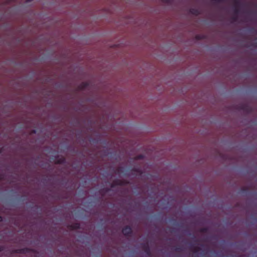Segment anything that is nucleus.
Wrapping results in <instances>:
<instances>
[{
    "mask_svg": "<svg viewBox=\"0 0 257 257\" xmlns=\"http://www.w3.org/2000/svg\"><path fill=\"white\" fill-rule=\"evenodd\" d=\"M208 230V228L206 227H202L199 229V231L201 233H205L207 232Z\"/></svg>",
    "mask_w": 257,
    "mask_h": 257,
    "instance_id": "obj_9",
    "label": "nucleus"
},
{
    "mask_svg": "<svg viewBox=\"0 0 257 257\" xmlns=\"http://www.w3.org/2000/svg\"><path fill=\"white\" fill-rule=\"evenodd\" d=\"M144 158V155H138L137 156H136V157L135 158V159L136 160H140V159H142Z\"/></svg>",
    "mask_w": 257,
    "mask_h": 257,
    "instance_id": "obj_10",
    "label": "nucleus"
},
{
    "mask_svg": "<svg viewBox=\"0 0 257 257\" xmlns=\"http://www.w3.org/2000/svg\"><path fill=\"white\" fill-rule=\"evenodd\" d=\"M66 159L63 157H60L58 155L55 156L54 162L55 164H62L65 163Z\"/></svg>",
    "mask_w": 257,
    "mask_h": 257,
    "instance_id": "obj_5",
    "label": "nucleus"
},
{
    "mask_svg": "<svg viewBox=\"0 0 257 257\" xmlns=\"http://www.w3.org/2000/svg\"><path fill=\"white\" fill-rule=\"evenodd\" d=\"M36 130H33V131H32V133H34V134H35V133H36Z\"/></svg>",
    "mask_w": 257,
    "mask_h": 257,
    "instance_id": "obj_15",
    "label": "nucleus"
},
{
    "mask_svg": "<svg viewBox=\"0 0 257 257\" xmlns=\"http://www.w3.org/2000/svg\"><path fill=\"white\" fill-rule=\"evenodd\" d=\"M3 220V217H2V216H0V222H2Z\"/></svg>",
    "mask_w": 257,
    "mask_h": 257,
    "instance_id": "obj_14",
    "label": "nucleus"
},
{
    "mask_svg": "<svg viewBox=\"0 0 257 257\" xmlns=\"http://www.w3.org/2000/svg\"><path fill=\"white\" fill-rule=\"evenodd\" d=\"M3 175H0V180H2L3 179Z\"/></svg>",
    "mask_w": 257,
    "mask_h": 257,
    "instance_id": "obj_13",
    "label": "nucleus"
},
{
    "mask_svg": "<svg viewBox=\"0 0 257 257\" xmlns=\"http://www.w3.org/2000/svg\"><path fill=\"white\" fill-rule=\"evenodd\" d=\"M135 171H137V172H139V170H137V169H136Z\"/></svg>",
    "mask_w": 257,
    "mask_h": 257,
    "instance_id": "obj_17",
    "label": "nucleus"
},
{
    "mask_svg": "<svg viewBox=\"0 0 257 257\" xmlns=\"http://www.w3.org/2000/svg\"><path fill=\"white\" fill-rule=\"evenodd\" d=\"M129 184V182L125 180L115 179L113 180L110 184L111 188H114L117 186H124Z\"/></svg>",
    "mask_w": 257,
    "mask_h": 257,
    "instance_id": "obj_1",
    "label": "nucleus"
},
{
    "mask_svg": "<svg viewBox=\"0 0 257 257\" xmlns=\"http://www.w3.org/2000/svg\"><path fill=\"white\" fill-rule=\"evenodd\" d=\"M190 250L194 253H198L201 250V248L198 245H192L190 246Z\"/></svg>",
    "mask_w": 257,
    "mask_h": 257,
    "instance_id": "obj_7",
    "label": "nucleus"
},
{
    "mask_svg": "<svg viewBox=\"0 0 257 257\" xmlns=\"http://www.w3.org/2000/svg\"><path fill=\"white\" fill-rule=\"evenodd\" d=\"M132 228L130 226H125L122 229V232L124 236H130L132 234Z\"/></svg>",
    "mask_w": 257,
    "mask_h": 257,
    "instance_id": "obj_3",
    "label": "nucleus"
},
{
    "mask_svg": "<svg viewBox=\"0 0 257 257\" xmlns=\"http://www.w3.org/2000/svg\"><path fill=\"white\" fill-rule=\"evenodd\" d=\"M142 248L148 256L151 255V251L148 242L143 243L141 244Z\"/></svg>",
    "mask_w": 257,
    "mask_h": 257,
    "instance_id": "obj_4",
    "label": "nucleus"
},
{
    "mask_svg": "<svg viewBox=\"0 0 257 257\" xmlns=\"http://www.w3.org/2000/svg\"><path fill=\"white\" fill-rule=\"evenodd\" d=\"M181 250V248L180 247H176L175 249V250L177 251H180Z\"/></svg>",
    "mask_w": 257,
    "mask_h": 257,
    "instance_id": "obj_11",
    "label": "nucleus"
},
{
    "mask_svg": "<svg viewBox=\"0 0 257 257\" xmlns=\"http://www.w3.org/2000/svg\"><path fill=\"white\" fill-rule=\"evenodd\" d=\"M80 224L79 223L75 222L67 225V228L70 230H74L80 228Z\"/></svg>",
    "mask_w": 257,
    "mask_h": 257,
    "instance_id": "obj_6",
    "label": "nucleus"
},
{
    "mask_svg": "<svg viewBox=\"0 0 257 257\" xmlns=\"http://www.w3.org/2000/svg\"><path fill=\"white\" fill-rule=\"evenodd\" d=\"M33 250L28 247H24L23 248L13 249L12 250L13 253H26L32 251Z\"/></svg>",
    "mask_w": 257,
    "mask_h": 257,
    "instance_id": "obj_2",
    "label": "nucleus"
},
{
    "mask_svg": "<svg viewBox=\"0 0 257 257\" xmlns=\"http://www.w3.org/2000/svg\"><path fill=\"white\" fill-rule=\"evenodd\" d=\"M3 148H0V154L2 153Z\"/></svg>",
    "mask_w": 257,
    "mask_h": 257,
    "instance_id": "obj_16",
    "label": "nucleus"
},
{
    "mask_svg": "<svg viewBox=\"0 0 257 257\" xmlns=\"http://www.w3.org/2000/svg\"><path fill=\"white\" fill-rule=\"evenodd\" d=\"M4 249V247L3 246H0V252L3 251Z\"/></svg>",
    "mask_w": 257,
    "mask_h": 257,
    "instance_id": "obj_12",
    "label": "nucleus"
},
{
    "mask_svg": "<svg viewBox=\"0 0 257 257\" xmlns=\"http://www.w3.org/2000/svg\"><path fill=\"white\" fill-rule=\"evenodd\" d=\"M109 190H110V189L108 188H104L100 190V193L101 194H103L104 193H105L108 192Z\"/></svg>",
    "mask_w": 257,
    "mask_h": 257,
    "instance_id": "obj_8",
    "label": "nucleus"
}]
</instances>
